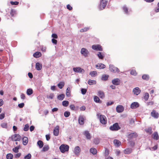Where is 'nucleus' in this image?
Wrapping results in <instances>:
<instances>
[{
  "instance_id": "5701e85b",
  "label": "nucleus",
  "mask_w": 159,
  "mask_h": 159,
  "mask_svg": "<svg viewBox=\"0 0 159 159\" xmlns=\"http://www.w3.org/2000/svg\"><path fill=\"white\" fill-rule=\"evenodd\" d=\"M42 55L41 53L39 52H36L34 53L33 56L35 58H38L40 57Z\"/></svg>"
},
{
  "instance_id": "09e8293b",
  "label": "nucleus",
  "mask_w": 159,
  "mask_h": 159,
  "mask_svg": "<svg viewBox=\"0 0 159 159\" xmlns=\"http://www.w3.org/2000/svg\"><path fill=\"white\" fill-rule=\"evenodd\" d=\"M70 115V113L69 111H66L64 113V116L65 117H69Z\"/></svg>"
},
{
  "instance_id": "58836bf2",
  "label": "nucleus",
  "mask_w": 159,
  "mask_h": 159,
  "mask_svg": "<svg viewBox=\"0 0 159 159\" xmlns=\"http://www.w3.org/2000/svg\"><path fill=\"white\" fill-rule=\"evenodd\" d=\"M26 93L27 95H30L33 93V90L31 89H27Z\"/></svg>"
},
{
  "instance_id": "79ce46f5",
  "label": "nucleus",
  "mask_w": 159,
  "mask_h": 159,
  "mask_svg": "<svg viewBox=\"0 0 159 159\" xmlns=\"http://www.w3.org/2000/svg\"><path fill=\"white\" fill-rule=\"evenodd\" d=\"M89 29V27H84L80 29V32H84L88 31Z\"/></svg>"
},
{
  "instance_id": "39448f33",
  "label": "nucleus",
  "mask_w": 159,
  "mask_h": 159,
  "mask_svg": "<svg viewBox=\"0 0 159 159\" xmlns=\"http://www.w3.org/2000/svg\"><path fill=\"white\" fill-rule=\"evenodd\" d=\"M110 70L112 72L116 73H118L119 72L120 70L116 67H115L113 65H110L109 66Z\"/></svg>"
},
{
  "instance_id": "49530a36",
  "label": "nucleus",
  "mask_w": 159,
  "mask_h": 159,
  "mask_svg": "<svg viewBox=\"0 0 159 159\" xmlns=\"http://www.w3.org/2000/svg\"><path fill=\"white\" fill-rule=\"evenodd\" d=\"M98 56L100 59H102L104 57V56L101 52H98Z\"/></svg>"
},
{
  "instance_id": "c756f323",
  "label": "nucleus",
  "mask_w": 159,
  "mask_h": 159,
  "mask_svg": "<svg viewBox=\"0 0 159 159\" xmlns=\"http://www.w3.org/2000/svg\"><path fill=\"white\" fill-rule=\"evenodd\" d=\"M89 75H91L92 77H94L97 75V73L96 71H93L90 72Z\"/></svg>"
},
{
  "instance_id": "052dcab7",
  "label": "nucleus",
  "mask_w": 159,
  "mask_h": 159,
  "mask_svg": "<svg viewBox=\"0 0 159 159\" xmlns=\"http://www.w3.org/2000/svg\"><path fill=\"white\" fill-rule=\"evenodd\" d=\"M19 148L17 147L13 148L12 149L13 151L15 153H17L18 152Z\"/></svg>"
},
{
  "instance_id": "1a4fd4ad",
  "label": "nucleus",
  "mask_w": 159,
  "mask_h": 159,
  "mask_svg": "<svg viewBox=\"0 0 159 159\" xmlns=\"http://www.w3.org/2000/svg\"><path fill=\"white\" fill-rule=\"evenodd\" d=\"M81 53L82 55L84 56L85 57H87L89 54L88 50L84 48H83L81 49Z\"/></svg>"
},
{
  "instance_id": "9b49d317",
  "label": "nucleus",
  "mask_w": 159,
  "mask_h": 159,
  "mask_svg": "<svg viewBox=\"0 0 159 159\" xmlns=\"http://www.w3.org/2000/svg\"><path fill=\"white\" fill-rule=\"evenodd\" d=\"M112 83L114 85H118L120 84V81L119 79H114L112 80Z\"/></svg>"
},
{
  "instance_id": "0e129e2a",
  "label": "nucleus",
  "mask_w": 159,
  "mask_h": 159,
  "mask_svg": "<svg viewBox=\"0 0 159 159\" xmlns=\"http://www.w3.org/2000/svg\"><path fill=\"white\" fill-rule=\"evenodd\" d=\"M52 37L55 39H57L58 38V36L56 34H52Z\"/></svg>"
},
{
  "instance_id": "338daca9",
  "label": "nucleus",
  "mask_w": 159,
  "mask_h": 159,
  "mask_svg": "<svg viewBox=\"0 0 159 159\" xmlns=\"http://www.w3.org/2000/svg\"><path fill=\"white\" fill-rule=\"evenodd\" d=\"M67 8L69 10H71L72 9V7L70 5L68 4L67 5Z\"/></svg>"
},
{
  "instance_id": "7c9ffc66",
  "label": "nucleus",
  "mask_w": 159,
  "mask_h": 159,
  "mask_svg": "<svg viewBox=\"0 0 159 159\" xmlns=\"http://www.w3.org/2000/svg\"><path fill=\"white\" fill-rule=\"evenodd\" d=\"M90 152L93 155L96 154L97 153V150L93 148H90Z\"/></svg>"
},
{
  "instance_id": "6ab92c4d",
  "label": "nucleus",
  "mask_w": 159,
  "mask_h": 159,
  "mask_svg": "<svg viewBox=\"0 0 159 159\" xmlns=\"http://www.w3.org/2000/svg\"><path fill=\"white\" fill-rule=\"evenodd\" d=\"M133 92L136 95H138L140 93L141 91L138 87H136L133 90Z\"/></svg>"
},
{
  "instance_id": "c03bdc74",
  "label": "nucleus",
  "mask_w": 159,
  "mask_h": 159,
  "mask_svg": "<svg viewBox=\"0 0 159 159\" xmlns=\"http://www.w3.org/2000/svg\"><path fill=\"white\" fill-rule=\"evenodd\" d=\"M62 105L65 107H67L69 104V102L67 101H64L62 102Z\"/></svg>"
},
{
  "instance_id": "6e6d98bb",
  "label": "nucleus",
  "mask_w": 159,
  "mask_h": 159,
  "mask_svg": "<svg viewBox=\"0 0 159 159\" xmlns=\"http://www.w3.org/2000/svg\"><path fill=\"white\" fill-rule=\"evenodd\" d=\"M94 143L96 144H98L100 142L99 140L98 139H95L94 140Z\"/></svg>"
},
{
  "instance_id": "7ed1b4c3",
  "label": "nucleus",
  "mask_w": 159,
  "mask_h": 159,
  "mask_svg": "<svg viewBox=\"0 0 159 159\" xmlns=\"http://www.w3.org/2000/svg\"><path fill=\"white\" fill-rule=\"evenodd\" d=\"M11 139L13 141H19L20 140L21 138L20 135L16 134L12 135Z\"/></svg>"
},
{
  "instance_id": "37998d69",
  "label": "nucleus",
  "mask_w": 159,
  "mask_h": 159,
  "mask_svg": "<svg viewBox=\"0 0 159 159\" xmlns=\"http://www.w3.org/2000/svg\"><path fill=\"white\" fill-rule=\"evenodd\" d=\"M49 149V147L48 145H45L42 149V151L45 152L47 151Z\"/></svg>"
},
{
  "instance_id": "6e6552de",
  "label": "nucleus",
  "mask_w": 159,
  "mask_h": 159,
  "mask_svg": "<svg viewBox=\"0 0 159 159\" xmlns=\"http://www.w3.org/2000/svg\"><path fill=\"white\" fill-rule=\"evenodd\" d=\"M73 70L75 72L77 73H84L85 71L84 69L80 67H74Z\"/></svg>"
},
{
  "instance_id": "4468645a",
  "label": "nucleus",
  "mask_w": 159,
  "mask_h": 159,
  "mask_svg": "<svg viewBox=\"0 0 159 159\" xmlns=\"http://www.w3.org/2000/svg\"><path fill=\"white\" fill-rule=\"evenodd\" d=\"M59 127L58 126H56L53 130V134L55 136L58 135L59 133Z\"/></svg>"
},
{
  "instance_id": "c9c22d12",
  "label": "nucleus",
  "mask_w": 159,
  "mask_h": 159,
  "mask_svg": "<svg viewBox=\"0 0 159 159\" xmlns=\"http://www.w3.org/2000/svg\"><path fill=\"white\" fill-rule=\"evenodd\" d=\"M109 75H103L101 79L102 80L106 81L107 80Z\"/></svg>"
},
{
  "instance_id": "72a5a7b5",
  "label": "nucleus",
  "mask_w": 159,
  "mask_h": 159,
  "mask_svg": "<svg viewBox=\"0 0 159 159\" xmlns=\"http://www.w3.org/2000/svg\"><path fill=\"white\" fill-rule=\"evenodd\" d=\"M70 88L69 87H68L66 90V95L68 97H69L70 96Z\"/></svg>"
},
{
  "instance_id": "69168bd1",
  "label": "nucleus",
  "mask_w": 159,
  "mask_h": 159,
  "mask_svg": "<svg viewBox=\"0 0 159 159\" xmlns=\"http://www.w3.org/2000/svg\"><path fill=\"white\" fill-rule=\"evenodd\" d=\"M24 103H21L20 104H19L18 105V107L20 108H22L24 107Z\"/></svg>"
},
{
  "instance_id": "a211bd4d",
  "label": "nucleus",
  "mask_w": 159,
  "mask_h": 159,
  "mask_svg": "<svg viewBox=\"0 0 159 159\" xmlns=\"http://www.w3.org/2000/svg\"><path fill=\"white\" fill-rule=\"evenodd\" d=\"M84 119L82 116H80L78 119V121L79 124L80 125H83L84 123Z\"/></svg>"
},
{
  "instance_id": "de8ad7c7",
  "label": "nucleus",
  "mask_w": 159,
  "mask_h": 159,
  "mask_svg": "<svg viewBox=\"0 0 159 159\" xmlns=\"http://www.w3.org/2000/svg\"><path fill=\"white\" fill-rule=\"evenodd\" d=\"M1 126L2 128H7V124L6 123H3L1 124Z\"/></svg>"
},
{
  "instance_id": "e433bc0d",
  "label": "nucleus",
  "mask_w": 159,
  "mask_h": 159,
  "mask_svg": "<svg viewBox=\"0 0 159 159\" xmlns=\"http://www.w3.org/2000/svg\"><path fill=\"white\" fill-rule=\"evenodd\" d=\"M10 14L11 16H13L15 15L16 14V11L15 10L13 9H11Z\"/></svg>"
},
{
  "instance_id": "e2e57ef3",
  "label": "nucleus",
  "mask_w": 159,
  "mask_h": 159,
  "mask_svg": "<svg viewBox=\"0 0 159 159\" xmlns=\"http://www.w3.org/2000/svg\"><path fill=\"white\" fill-rule=\"evenodd\" d=\"M5 115L4 113H2L0 115V119L2 120L5 117Z\"/></svg>"
},
{
  "instance_id": "bf43d9fd",
  "label": "nucleus",
  "mask_w": 159,
  "mask_h": 159,
  "mask_svg": "<svg viewBox=\"0 0 159 159\" xmlns=\"http://www.w3.org/2000/svg\"><path fill=\"white\" fill-rule=\"evenodd\" d=\"M19 2L17 1L15 2H13V1H11L10 2V3L12 5H18L19 4Z\"/></svg>"
},
{
  "instance_id": "473e14b6",
  "label": "nucleus",
  "mask_w": 159,
  "mask_h": 159,
  "mask_svg": "<svg viewBox=\"0 0 159 159\" xmlns=\"http://www.w3.org/2000/svg\"><path fill=\"white\" fill-rule=\"evenodd\" d=\"M64 84L65 83L64 82H61L58 84L57 86L59 88L61 89L64 87Z\"/></svg>"
},
{
  "instance_id": "aec40b11",
  "label": "nucleus",
  "mask_w": 159,
  "mask_h": 159,
  "mask_svg": "<svg viewBox=\"0 0 159 159\" xmlns=\"http://www.w3.org/2000/svg\"><path fill=\"white\" fill-rule=\"evenodd\" d=\"M152 138L155 140H157L159 139V135L157 132H154L152 135Z\"/></svg>"
},
{
  "instance_id": "f03ea898",
  "label": "nucleus",
  "mask_w": 159,
  "mask_h": 159,
  "mask_svg": "<svg viewBox=\"0 0 159 159\" xmlns=\"http://www.w3.org/2000/svg\"><path fill=\"white\" fill-rule=\"evenodd\" d=\"M109 129L112 131H117L120 129V127L119 126L118 124L116 123L113 124L112 126H111Z\"/></svg>"
},
{
  "instance_id": "bb28decb",
  "label": "nucleus",
  "mask_w": 159,
  "mask_h": 159,
  "mask_svg": "<svg viewBox=\"0 0 159 159\" xmlns=\"http://www.w3.org/2000/svg\"><path fill=\"white\" fill-rule=\"evenodd\" d=\"M145 132L150 134H151L152 133V128L151 127H148L145 129Z\"/></svg>"
},
{
  "instance_id": "ea45409f",
  "label": "nucleus",
  "mask_w": 159,
  "mask_h": 159,
  "mask_svg": "<svg viewBox=\"0 0 159 159\" xmlns=\"http://www.w3.org/2000/svg\"><path fill=\"white\" fill-rule=\"evenodd\" d=\"M13 157V154L11 153L7 154L6 156L7 159H12Z\"/></svg>"
},
{
  "instance_id": "603ef678",
  "label": "nucleus",
  "mask_w": 159,
  "mask_h": 159,
  "mask_svg": "<svg viewBox=\"0 0 159 159\" xmlns=\"http://www.w3.org/2000/svg\"><path fill=\"white\" fill-rule=\"evenodd\" d=\"M109 154V151L107 148H106L105 150V157H107Z\"/></svg>"
},
{
  "instance_id": "a18cd8bd",
  "label": "nucleus",
  "mask_w": 159,
  "mask_h": 159,
  "mask_svg": "<svg viewBox=\"0 0 159 159\" xmlns=\"http://www.w3.org/2000/svg\"><path fill=\"white\" fill-rule=\"evenodd\" d=\"M54 97L53 93H51L49 95H47V97L48 98L52 99H53Z\"/></svg>"
},
{
  "instance_id": "4be33fe9",
  "label": "nucleus",
  "mask_w": 159,
  "mask_h": 159,
  "mask_svg": "<svg viewBox=\"0 0 159 159\" xmlns=\"http://www.w3.org/2000/svg\"><path fill=\"white\" fill-rule=\"evenodd\" d=\"M35 68L37 70H39L42 69V65L39 62H37L35 65Z\"/></svg>"
},
{
  "instance_id": "ddd939ff",
  "label": "nucleus",
  "mask_w": 159,
  "mask_h": 159,
  "mask_svg": "<svg viewBox=\"0 0 159 159\" xmlns=\"http://www.w3.org/2000/svg\"><path fill=\"white\" fill-rule=\"evenodd\" d=\"M128 138L130 139L136 138L138 136L137 133L135 132L130 133L128 135Z\"/></svg>"
},
{
  "instance_id": "b1692460",
  "label": "nucleus",
  "mask_w": 159,
  "mask_h": 159,
  "mask_svg": "<svg viewBox=\"0 0 159 159\" xmlns=\"http://www.w3.org/2000/svg\"><path fill=\"white\" fill-rule=\"evenodd\" d=\"M132 150L131 148H126L124 150V153L126 154L130 153L132 152Z\"/></svg>"
},
{
  "instance_id": "4d7b16f0",
  "label": "nucleus",
  "mask_w": 159,
  "mask_h": 159,
  "mask_svg": "<svg viewBox=\"0 0 159 159\" xmlns=\"http://www.w3.org/2000/svg\"><path fill=\"white\" fill-rule=\"evenodd\" d=\"M123 10H124V12H125L126 13H128V9L127 8V7L126 6H124L123 7Z\"/></svg>"
},
{
  "instance_id": "f257e3e1",
  "label": "nucleus",
  "mask_w": 159,
  "mask_h": 159,
  "mask_svg": "<svg viewBox=\"0 0 159 159\" xmlns=\"http://www.w3.org/2000/svg\"><path fill=\"white\" fill-rule=\"evenodd\" d=\"M69 146L67 145L62 144L59 147L61 152L63 153L68 151L69 149Z\"/></svg>"
},
{
  "instance_id": "393cba45",
  "label": "nucleus",
  "mask_w": 159,
  "mask_h": 159,
  "mask_svg": "<svg viewBox=\"0 0 159 159\" xmlns=\"http://www.w3.org/2000/svg\"><path fill=\"white\" fill-rule=\"evenodd\" d=\"M113 143L117 147L120 146L121 144V142L117 139H114L113 141Z\"/></svg>"
},
{
  "instance_id": "0eeeda50",
  "label": "nucleus",
  "mask_w": 159,
  "mask_h": 159,
  "mask_svg": "<svg viewBox=\"0 0 159 159\" xmlns=\"http://www.w3.org/2000/svg\"><path fill=\"white\" fill-rule=\"evenodd\" d=\"M107 3V0H102L100 5V8L102 10L105 8Z\"/></svg>"
},
{
  "instance_id": "cd10ccee",
  "label": "nucleus",
  "mask_w": 159,
  "mask_h": 159,
  "mask_svg": "<svg viewBox=\"0 0 159 159\" xmlns=\"http://www.w3.org/2000/svg\"><path fill=\"white\" fill-rule=\"evenodd\" d=\"M23 144L25 145H27L28 142V138L27 137H24L23 138Z\"/></svg>"
},
{
  "instance_id": "680f3d73",
  "label": "nucleus",
  "mask_w": 159,
  "mask_h": 159,
  "mask_svg": "<svg viewBox=\"0 0 159 159\" xmlns=\"http://www.w3.org/2000/svg\"><path fill=\"white\" fill-rule=\"evenodd\" d=\"M21 155V154L20 153H16L15 155V157L16 158H18L20 157Z\"/></svg>"
},
{
  "instance_id": "8fccbe9b",
  "label": "nucleus",
  "mask_w": 159,
  "mask_h": 159,
  "mask_svg": "<svg viewBox=\"0 0 159 159\" xmlns=\"http://www.w3.org/2000/svg\"><path fill=\"white\" fill-rule=\"evenodd\" d=\"M31 157V155L30 153H28L24 157L25 159H30Z\"/></svg>"
},
{
  "instance_id": "f704fd0d",
  "label": "nucleus",
  "mask_w": 159,
  "mask_h": 159,
  "mask_svg": "<svg viewBox=\"0 0 159 159\" xmlns=\"http://www.w3.org/2000/svg\"><path fill=\"white\" fill-rule=\"evenodd\" d=\"M142 79L143 80H148L149 79V76L148 75L144 74L142 76Z\"/></svg>"
},
{
  "instance_id": "dca6fc26",
  "label": "nucleus",
  "mask_w": 159,
  "mask_h": 159,
  "mask_svg": "<svg viewBox=\"0 0 159 159\" xmlns=\"http://www.w3.org/2000/svg\"><path fill=\"white\" fill-rule=\"evenodd\" d=\"M116 110L117 112L118 113L121 112L124 110V107L121 105L118 106L116 107Z\"/></svg>"
},
{
  "instance_id": "5fc2aeb1",
  "label": "nucleus",
  "mask_w": 159,
  "mask_h": 159,
  "mask_svg": "<svg viewBox=\"0 0 159 159\" xmlns=\"http://www.w3.org/2000/svg\"><path fill=\"white\" fill-rule=\"evenodd\" d=\"M29 128V125L28 124H26L25 125L24 128V130L25 131H27L28 130Z\"/></svg>"
},
{
  "instance_id": "423d86ee",
  "label": "nucleus",
  "mask_w": 159,
  "mask_h": 159,
  "mask_svg": "<svg viewBox=\"0 0 159 159\" xmlns=\"http://www.w3.org/2000/svg\"><path fill=\"white\" fill-rule=\"evenodd\" d=\"M92 48L95 50L102 51V46L99 44H95L92 46Z\"/></svg>"
},
{
  "instance_id": "2f4dec72",
  "label": "nucleus",
  "mask_w": 159,
  "mask_h": 159,
  "mask_svg": "<svg viewBox=\"0 0 159 159\" xmlns=\"http://www.w3.org/2000/svg\"><path fill=\"white\" fill-rule=\"evenodd\" d=\"M96 82L95 80H89L88 81V84L90 85L95 84H96Z\"/></svg>"
},
{
  "instance_id": "4c0bfd02",
  "label": "nucleus",
  "mask_w": 159,
  "mask_h": 159,
  "mask_svg": "<svg viewBox=\"0 0 159 159\" xmlns=\"http://www.w3.org/2000/svg\"><path fill=\"white\" fill-rule=\"evenodd\" d=\"M37 144L40 148H41L43 146V142L42 141L39 140L37 142Z\"/></svg>"
},
{
  "instance_id": "774afa93",
  "label": "nucleus",
  "mask_w": 159,
  "mask_h": 159,
  "mask_svg": "<svg viewBox=\"0 0 159 159\" xmlns=\"http://www.w3.org/2000/svg\"><path fill=\"white\" fill-rule=\"evenodd\" d=\"M52 43H54L55 44H56L57 43V40H56L55 39H52Z\"/></svg>"
},
{
  "instance_id": "412c9836",
  "label": "nucleus",
  "mask_w": 159,
  "mask_h": 159,
  "mask_svg": "<svg viewBox=\"0 0 159 159\" xmlns=\"http://www.w3.org/2000/svg\"><path fill=\"white\" fill-rule=\"evenodd\" d=\"M98 95L101 98H103L105 97V93L103 91H98Z\"/></svg>"
},
{
  "instance_id": "9d476101",
  "label": "nucleus",
  "mask_w": 159,
  "mask_h": 159,
  "mask_svg": "<svg viewBox=\"0 0 159 159\" xmlns=\"http://www.w3.org/2000/svg\"><path fill=\"white\" fill-rule=\"evenodd\" d=\"M81 152V149L79 146L76 147L74 149V153L76 155H79Z\"/></svg>"
},
{
  "instance_id": "f8f14e48",
  "label": "nucleus",
  "mask_w": 159,
  "mask_h": 159,
  "mask_svg": "<svg viewBox=\"0 0 159 159\" xmlns=\"http://www.w3.org/2000/svg\"><path fill=\"white\" fill-rule=\"evenodd\" d=\"M139 106V104L137 102H134L131 103L130 107L132 109H135L138 107Z\"/></svg>"
},
{
  "instance_id": "13d9d810",
  "label": "nucleus",
  "mask_w": 159,
  "mask_h": 159,
  "mask_svg": "<svg viewBox=\"0 0 159 159\" xmlns=\"http://www.w3.org/2000/svg\"><path fill=\"white\" fill-rule=\"evenodd\" d=\"M87 91V90L86 89H81V92L83 94H85L86 93Z\"/></svg>"
},
{
  "instance_id": "c85d7f7f",
  "label": "nucleus",
  "mask_w": 159,
  "mask_h": 159,
  "mask_svg": "<svg viewBox=\"0 0 159 159\" xmlns=\"http://www.w3.org/2000/svg\"><path fill=\"white\" fill-rule=\"evenodd\" d=\"M94 101L97 103H101V101H100L99 98L96 96H95L94 97Z\"/></svg>"
},
{
  "instance_id": "20e7f679",
  "label": "nucleus",
  "mask_w": 159,
  "mask_h": 159,
  "mask_svg": "<svg viewBox=\"0 0 159 159\" xmlns=\"http://www.w3.org/2000/svg\"><path fill=\"white\" fill-rule=\"evenodd\" d=\"M99 119L101 123L102 124L105 125L107 123V119L105 116L102 115H100Z\"/></svg>"
},
{
  "instance_id": "3c124183",
  "label": "nucleus",
  "mask_w": 159,
  "mask_h": 159,
  "mask_svg": "<svg viewBox=\"0 0 159 159\" xmlns=\"http://www.w3.org/2000/svg\"><path fill=\"white\" fill-rule=\"evenodd\" d=\"M149 95L148 93H145L144 94V99L146 101L149 98Z\"/></svg>"
},
{
  "instance_id": "a878e982",
  "label": "nucleus",
  "mask_w": 159,
  "mask_h": 159,
  "mask_svg": "<svg viewBox=\"0 0 159 159\" xmlns=\"http://www.w3.org/2000/svg\"><path fill=\"white\" fill-rule=\"evenodd\" d=\"M96 67L98 69H103L105 67V66L102 63L98 64L96 65Z\"/></svg>"
},
{
  "instance_id": "2eb2a0df",
  "label": "nucleus",
  "mask_w": 159,
  "mask_h": 159,
  "mask_svg": "<svg viewBox=\"0 0 159 159\" xmlns=\"http://www.w3.org/2000/svg\"><path fill=\"white\" fill-rule=\"evenodd\" d=\"M151 115L154 118H157L158 117L159 114L158 112H156L155 110H153L151 112Z\"/></svg>"
},
{
  "instance_id": "f3484780",
  "label": "nucleus",
  "mask_w": 159,
  "mask_h": 159,
  "mask_svg": "<svg viewBox=\"0 0 159 159\" xmlns=\"http://www.w3.org/2000/svg\"><path fill=\"white\" fill-rule=\"evenodd\" d=\"M83 134L85 136L87 139L90 140L91 139V136L88 131H85L84 132Z\"/></svg>"
},
{
  "instance_id": "864d4df0",
  "label": "nucleus",
  "mask_w": 159,
  "mask_h": 159,
  "mask_svg": "<svg viewBox=\"0 0 159 159\" xmlns=\"http://www.w3.org/2000/svg\"><path fill=\"white\" fill-rule=\"evenodd\" d=\"M130 74L132 75H136L137 74V73L135 70H131L130 71Z\"/></svg>"
},
{
  "instance_id": "a19ab883",
  "label": "nucleus",
  "mask_w": 159,
  "mask_h": 159,
  "mask_svg": "<svg viewBox=\"0 0 159 159\" xmlns=\"http://www.w3.org/2000/svg\"><path fill=\"white\" fill-rule=\"evenodd\" d=\"M65 96L64 94H62L59 95L57 97L58 98L61 100H62L64 98Z\"/></svg>"
}]
</instances>
